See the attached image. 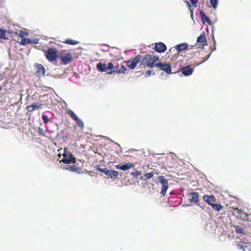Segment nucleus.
I'll return each instance as SVG.
<instances>
[{"label": "nucleus", "mask_w": 251, "mask_h": 251, "mask_svg": "<svg viewBox=\"0 0 251 251\" xmlns=\"http://www.w3.org/2000/svg\"><path fill=\"white\" fill-rule=\"evenodd\" d=\"M210 3L214 8H216L218 4V0H210Z\"/></svg>", "instance_id": "obj_32"}, {"label": "nucleus", "mask_w": 251, "mask_h": 251, "mask_svg": "<svg viewBox=\"0 0 251 251\" xmlns=\"http://www.w3.org/2000/svg\"><path fill=\"white\" fill-rule=\"evenodd\" d=\"M39 42V39L33 38L30 39L27 38H22V40L20 42V44L23 46H25L29 44H38Z\"/></svg>", "instance_id": "obj_12"}, {"label": "nucleus", "mask_w": 251, "mask_h": 251, "mask_svg": "<svg viewBox=\"0 0 251 251\" xmlns=\"http://www.w3.org/2000/svg\"><path fill=\"white\" fill-rule=\"evenodd\" d=\"M1 90V87L0 86V91Z\"/></svg>", "instance_id": "obj_44"}, {"label": "nucleus", "mask_w": 251, "mask_h": 251, "mask_svg": "<svg viewBox=\"0 0 251 251\" xmlns=\"http://www.w3.org/2000/svg\"><path fill=\"white\" fill-rule=\"evenodd\" d=\"M44 52L46 58L50 62L55 61L58 58L57 50L54 48H49Z\"/></svg>", "instance_id": "obj_3"}, {"label": "nucleus", "mask_w": 251, "mask_h": 251, "mask_svg": "<svg viewBox=\"0 0 251 251\" xmlns=\"http://www.w3.org/2000/svg\"><path fill=\"white\" fill-rule=\"evenodd\" d=\"M152 73V71H151V70H148L147 71L145 74V76L146 77H148L149 76L151 75V73Z\"/></svg>", "instance_id": "obj_39"}, {"label": "nucleus", "mask_w": 251, "mask_h": 251, "mask_svg": "<svg viewBox=\"0 0 251 251\" xmlns=\"http://www.w3.org/2000/svg\"><path fill=\"white\" fill-rule=\"evenodd\" d=\"M41 104H39L38 103H36L35 104H33L32 105L27 106V109L28 110V111L32 112L33 110H34V109L35 108L39 109V108H41Z\"/></svg>", "instance_id": "obj_22"}, {"label": "nucleus", "mask_w": 251, "mask_h": 251, "mask_svg": "<svg viewBox=\"0 0 251 251\" xmlns=\"http://www.w3.org/2000/svg\"><path fill=\"white\" fill-rule=\"evenodd\" d=\"M127 71V69L124 65H122L120 67H117L116 69V70L114 71V72H116L117 73H124V74H126Z\"/></svg>", "instance_id": "obj_23"}, {"label": "nucleus", "mask_w": 251, "mask_h": 251, "mask_svg": "<svg viewBox=\"0 0 251 251\" xmlns=\"http://www.w3.org/2000/svg\"><path fill=\"white\" fill-rule=\"evenodd\" d=\"M74 128H75V129H76V126H74Z\"/></svg>", "instance_id": "obj_42"}, {"label": "nucleus", "mask_w": 251, "mask_h": 251, "mask_svg": "<svg viewBox=\"0 0 251 251\" xmlns=\"http://www.w3.org/2000/svg\"><path fill=\"white\" fill-rule=\"evenodd\" d=\"M166 49V46L163 43L159 42L155 44L154 50L158 52H164Z\"/></svg>", "instance_id": "obj_13"}, {"label": "nucleus", "mask_w": 251, "mask_h": 251, "mask_svg": "<svg viewBox=\"0 0 251 251\" xmlns=\"http://www.w3.org/2000/svg\"><path fill=\"white\" fill-rule=\"evenodd\" d=\"M188 48V45L186 43H182L179 45H176L175 47V49L178 51L180 52L181 51L187 49Z\"/></svg>", "instance_id": "obj_21"}, {"label": "nucleus", "mask_w": 251, "mask_h": 251, "mask_svg": "<svg viewBox=\"0 0 251 251\" xmlns=\"http://www.w3.org/2000/svg\"><path fill=\"white\" fill-rule=\"evenodd\" d=\"M131 175L133 177L137 178L139 176L141 175V172L139 171H136L135 172L132 173Z\"/></svg>", "instance_id": "obj_33"}, {"label": "nucleus", "mask_w": 251, "mask_h": 251, "mask_svg": "<svg viewBox=\"0 0 251 251\" xmlns=\"http://www.w3.org/2000/svg\"><path fill=\"white\" fill-rule=\"evenodd\" d=\"M191 2L192 6L194 7H197V3L198 2V0H189Z\"/></svg>", "instance_id": "obj_36"}, {"label": "nucleus", "mask_w": 251, "mask_h": 251, "mask_svg": "<svg viewBox=\"0 0 251 251\" xmlns=\"http://www.w3.org/2000/svg\"><path fill=\"white\" fill-rule=\"evenodd\" d=\"M194 70V67H192L191 65L187 66L181 69L182 73L185 76L191 75Z\"/></svg>", "instance_id": "obj_14"}, {"label": "nucleus", "mask_w": 251, "mask_h": 251, "mask_svg": "<svg viewBox=\"0 0 251 251\" xmlns=\"http://www.w3.org/2000/svg\"><path fill=\"white\" fill-rule=\"evenodd\" d=\"M233 214L234 216H235L236 218L238 219H242V217L241 216V214H243L242 211L238 208H236V209H235L234 210V211L233 212Z\"/></svg>", "instance_id": "obj_25"}, {"label": "nucleus", "mask_w": 251, "mask_h": 251, "mask_svg": "<svg viewBox=\"0 0 251 251\" xmlns=\"http://www.w3.org/2000/svg\"><path fill=\"white\" fill-rule=\"evenodd\" d=\"M97 69L101 72H106L108 74H111L114 71H108L106 69V65L99 63L97 65Z\"/></svg>", "instance_id": "obj_16"}, {"label": "nucleus", "mask_w": 251, "mask_h": 251, "mask_svg": "<svg viewBox=\"0 0 251 251\" xmlns=\"http://www.w3.org/2000/svg\"><path fill=\"white\" fill-rule=\"evenodd\" d=\"M67 113L69 114V115L75 121V120L77 119L78 118L76 115L74 113V112L71 110H69Z\"/></svg>", "instance_id": "obj_30"}, {"label": "nucleus", "mask_w": 251, "mask_h": 251, "mask_svg": "<svg viewBox=\"0 0 251 251\" xmlns=\"http://www.w3.org/2000/svg\"><path fill=\"white\" fill-rule=\"evenodd\" d=\"M39 133L42 135H44V131L43 129L41 127L38 128Z\"/></svg>", "instance_id": "obj_40"}, {"label": "nucleus", "mask_w": 251, "mask_h": 251, "mask_svg": "<svg viewBox=\"0 0 251 251\" xmlns=\"http://www.w3.org/2000/svg\"><path fill=\"white\" fill-rule=\"evenodd\" d=\"M63 157L61 162L65 164H75L76 162L75 158L73 156L72 153L67 152L65 149H64V152L63 154Z\"/></svg>", "instance_id": "obj_6"}, {"label": "nucleus", "mask_w": 251, "mask_h": 251, "mask_svg": "<svg viewBox=\"0 0 251 251\" xmlns=\"http://www.w3.org/2000/svg\"><path fill=\"white\" fill-rule=\"evenodd\" d=\"M58 58L64 65H67L72 61V54L71 52H65L63 50L59 53Z\"/></svg>", "instance_id": "obj_5"}, {"label": "nucleus", "mask_w": 251, "mask_h": 251, "mask_svg": "<svg viewBox=\"0 0 251 251\" xmlns=\"http://www.w3.org/2000/svg\"><path fill=\"white\" fill-rule=\"evenodd\" d=\"M113 64L111 62H109L108 64V65L106 66V69L108 71H112L113 69Z\"/></svg>", "instance_id": "obj_35"}, {"label": "nucleus", "mask_w": 251, "mask_h": 251, "mask_svg": "<svg viewBox=\"0 0 251 251\" xmlns=\"http://www.w3.org/2000/svg\"><path fill=\"white\" fill-rule=\"evenodd\" d=\"M157 179L162 185L160 194L163 196H165L166 193V191L169 187L168 181L163 176H158Z\"/></svg>", "instance_id": "obj_7"}, {"label": "nucleus", "mask_w": 251, "mask_h": 251, "mask_svg": "<svg viewBox=\"0 0 251 251\" xmlns=\"http://www.w3.org/2000/svg\"><path fill=\"white\" fill-rule=\"evenodd\" d=\"M100 172L103 173L106 176H109L111 178H116L118 176V173L114 170H109L106 168H99L97 169Z\"/></svg>", "instance_id": "obj_8"}, {"label": "nucleus", "mask_w": 251, "mask_h": 251, "mask_svg": "<svg viewBox=\"0 0 251 251\" xmlns=\"http://www.w3.org/2000/svg\"><path fill=\"white\" fill-rule=\"evenodd\" d=\"M6 32L5 30L0 29V39H6Z\"/></svg>", "instance_id": "obj_31"}, {"label": "nucleus", "mask_w": 251, "mask_h": 251, "mask_svg": "<svg viewBox=\"0 0 251 251\" xmlns=\"http://www.w3.org/2000/svg\"><path fill=\"white\" fill-rule=\"evenodd\" d=\"M155 67L159 68L161 71H164L167 74H170L172 73L171 67L169 64L159 62L156 63Z\"/></svg>", "instance_id": "obj_10"}, {"label": "nucleus", "mask_w": 251, "mask_h": 251, "mask_svg": "<svg viewBox=\"0 0 251 251\" xmlns=\"http://www.w3.org/2000/svg\"><path fill=\"white\" fill-rule=\"evenodd\" d=\"M42 118L44 121V123L47 124L49 121V118L48 115L43 114L42 115Z\"/></svg>", "instance_id": "obj_34"}, {"label": "nucleus", "mask_w": 251, "mask_h": 251, "mask_svg": "<svg viewBox=\"0 0 251 251\" xmlns=\"http://www.w3.org/2000/svg\"><path fill=\"white\" fill-rule=\"evenodd\" d=\"M203 200L207 204L211 205L213 209L216 211H219L223 207L220 204L215 203L216 199L213 195H205L203 196Z\"/></svg>", "instance_id": "obj_2"}, {"label": "nucleus", "mask_w": 251, "mask_h": 251, "mask_svg": "<svg viewBox=\"0 0 251 251\" xmlns=\"http://www.w3.org/2000/svg\"><path fill=\"white\" fill-rule=\"evenodd\" d=\"M186 2L187 6H188V8L190 9V11L191 12V16H193V10H192V8H191V4L189 2H188L187 1H186Z\"/></svg>", "instance_id": "obj_38"}, {"label": "nucleus", "mask_w": 251, "mask_h": 251, "mask_svg": "<svg viewBox=\"0 0 251 251\" xmlns=\"http://www.w3.org/2000/svg\"><path fill=\"white\" fill-rule=\"evenodd\" d=\"M36 75L38 77L44 76L46 69L44 66L41 64H38L36 66Z\"/></svg>", "instance_id": "obj_11"}, {"label": "nucleus", "mask_w": 251, "mask_h": 251, "mask_svg": "<svg viewBox=\"0 0 251 251\" xmlns=\"http://www.w3.org/2000/svg\"><path fill=\"white\" fill-rule=\"evenodd\" d=\"M141 62V55H137L136 56L131 58L129 60L126 62L127 66L131 70L134 69Z\"/></svg>", "instance_id": "obj_4"}, {"label": "nucleus", "mask_w": 251, "mask_h": 251, "mask_svg": "<svg viewBox=\"0 0 251 251\" xmlns=\"http://www.w3.org/2000/svg\"><path fill=\"white\" fill-rule=\"evenodd\" d=\"M250 244L249 243H246L243 242H240L237 244V246L238 249H242L244 251H246L247 250H249V246Z\"/></svg>", "instance_id": "obj_19"}, {"label": "nucleus", "mask_w": 251, "mask_h": 251, "mask_svg": "<svg viewBox=\"0 0 251 251\" xmlns=\"http://www.w3.org/2000/svg\"><path fill=\"white\" fill-rule=\"evenodd\" d=\"M16 35H17L19 37H21L22 38H24L25 36L28 35V33L26 31H24L23 30H20L19 32L16 33Z\"/></svg>", "instance_id": "obj_29"}, {"label": "nucleus", "mask_w": 251, "mask_h": 251, "mask_svg": "<svg viewBox=\"0 0 251 251\" xmlns=\"http://www.w3.org/2000/svg\"><path fill=\"white\" fill-rule=\"evenodd\" d=\"M188 200L192 203H196L198 202L199 196L198 194L196 192L190 193L188 195Z\"/></svg>", "instance_id": "obj_15"}, {"label": "nucleus", "mask_w": 251, "mask_h": 251, "mask_svg": "<svg viewBox=\"0 0 251 251\" xmlns=\"http://www.w3.org/2000/svg\"><path fill=\"white\" fill-rule=\"evenodd\" d=\"M134 165L132 163H128L124 165H118L116 166L117 169L121 170L123 171H126L129 169L134 167Z\"/></svg>", "instance_id": "obj_17"}, {"label": "nucleus", "mask_w": 251, "mask_h": 251, "mask_svg": "<svg viewBox=\"0 0 251 251\" xmlns=\"http://www.w3.org/2000/svg\"><path fill=\"white\" fill-rule=\"evenodd\" d=\"M172 49H173V48H171V49L169 51H171V50H172Z\"/></svg>", "instance_id": "obj_43"}, {"label": "nucleus", "mask_w": 251, "mask_h": 251, "mask_svg": "<svg viewBox=\"0 0 251 251\" xmlns=\"http://www.w3.org/2000/svg\"><path fill=\"white\" fill-rule=\"evenodd\" d=\"M63 139H67L68 138V136H66L65 137L63 136Z\"/></svg>", "instance_id": "obj_41"}, {"label": "nucleus", "mask_w": 251, "mask_h": 251, "mask_svg": "<svg viewBox=\"0 0 251 251\" xmlns=\"http://www.w3.org/2000/svg\"><path fill=\"white\" fill-rule=\"evenodd\" d=\"M233 227L235 229V231L236 233L242 235H246V232L245 231V227H241L239 226L235 225L233 226Z\"/></svg>", "instance_id": "obj_20"}, {"label": "nucleus", "mask_w": 251, "mask_h": 251, "mask_svg": "<svg viewBox=\"0 0 251 251\" xmlns=\"http://www.w3.org/2000/svg\"><path fill=\"white\" fill-rule=\"evenodd\" d=\"M63 42L66 44L71 45H75L78 43V41H75V40L71 39H67L65 40V41H64Z\"/></svg>", "instance_id": "obj_27"}, {"label": "nucleus", "mask_w": 251, "mask_h": 251, "mask_svg": "<svg viewBox=\"0 0 251 251\" xmlns=\"http://www.w3.org/2000/svg\"><path fill=\"white\" fill-rule=\"evenodd\" d=\"M206 36L204 31L198 37L197 40V45H198V48L202 49L206 45Z\"/></svg>", "instance_id": "obj_9"}, {"label": "nucleus", "mask_w": 251, "mask_h": 251, "mask_svg": "<svg viewBox=\"0 0 251 251\" xmlns=\"http://www.w3.org/2000/svg\"><path fill=\"white\" fill-rule=\"evenodd\" d=\"M200 12L202 19L205 20L208 24H211L210 19L205 14L204 12L202 10H200Z\"/></svg>", "instance_id": "obj_24"}, {"label": "nucleus", "mask_w": 251, "mask_h": 251, "mask_svg": "<svg viewBox=\"0 0 251 251\" xmlns=\"http://www.w3.org/2000/svg\"><path fill=\"white\" fill-rule=\"evenodd\" d=\"M153 174H154L152 173H147L145 174L143 176H142L141 179L145 181H146L148 179L152 177L153 176Z\"/></svg>", "instance_id": "obj_26"}, {"label": "nucleus", "mask_w": 251, "mask_h": 251, "mask_svg": "<svg viewBox=\"0 0 251 251\" xmlns=\"http://www.w3.org/2000/svg\"><path fill=\"white\" fill-rule=\"evenodd\" d=\"M210 55V53L206 57H203L202 59V61L201 62H200L199 63H198L197 65L198 66V65H201L202 63H203V62H204L205 61H206L208 59Z\"/></svg>", "instance_id": "obj_37"}, {"label": "nucleus", "mask_w": 251, "mask_h": 251, "mask_svg": "<svg viewBox=\"0 0 251 251\" xmlns=\"http://www.w3.org/2000/svg\"><path fill=\"white\" fill-rule=\"evenodd\" d=\"M66 169L72 172H76L79 170V168L78 167H76V165H73L72 166L66 168Z\"/></svg>", "instance_id": "obj_28"}, {"label": "nucleus", "mask_w": 251, "mask_h": 251, "mask_svg": "<svg viewBox=\"0 0 251 251\" xmlns=\"http://www.w3.org/2000/svg\"><path fill=\"white\" fill-rule=\"evenodd\" d=\"M77 124V126L79 127L80 129L77 132L79 136H81V134L83 132V129H84V126L83 121L79 119L78 118L75 120Z\"/></svg>", "instance_id": "obj_18"}, {"label": "nucleus", "mask_w": 251, "mask_h": 251, "mask_svg": "<svg viewBox=\"0 0 251 251\" xmlns=\"http://www.w3.org/2000/svg\"><path fill=\"white\" fill-rule=\"evenodd\" d=\"M159 60L158 56L151 54H146L143 57L141 56L140 66H147L151 69L155 67V62Z\"/></svg>", "instance_id": "obj_1"}]
</instances>
